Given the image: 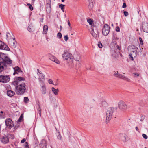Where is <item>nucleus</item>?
Here are the masks:
<instances>
[{
  "label": "nucleus",
  "mask_w": 148,
  "mask_h": 148,
  "mask_svg": "<svg viewBox=\"0 0 148 148\" xmlns=\"http://www.w3.org/2000/svg\"><path fill=\"white\" fill-rule=\"evenodd\" d=\"M138 48L133 45H129L128 47V51L129 53L130 58L132 61L134 60L133 57H135L137 55V50Z\"/></svg>",
  "instance_id": "obj_1"
},
{
  "label": "nucleus",
  "mask_w": 148,
  "mask_h": 148,
  "mask_svg": "<svg viewBox=\"0 0 148 148\" xmlns=\"http://www.w3.org/2000/svg\"><path fill=\"white\" fill-rule=\"evenodd\" d=\"M115 111L114 108L113 107L109 108L106 112V119L105 122L106 123H108L111 119L112 116Z\"/></svg>",
  "instance_id": "obj_2"
},
{
  "label": "nucleus",
  "mask_w": 148,
  "mask_h": 148,
  "mask_svg": "<svg viewBox=\"0 0 148 148\" xmlns=\"http://www.w3.org/2000/svg\"><path fill=\"white\" fill-rule=\"evenodd\" d=\"M0 60H2L1 62L3 63L5 66L7 67L8 66H11L12 61L7 56H5L4 54L0 53Z\"/></svg>",
  "instance_id": "obj_3"
},
{
  "label": "nucleus",
  "mask_w": 148,
  "mask_h": 148,
  "mask_svg": "<svg viewBox=\"0 0 148 148\" xmlns=\"http://www.w3.org/2000/svg\"><path fill=\"white\" fill-rule=\"evenodd\" d=\"M16 92L18 95H22L25 92V83L21 82L20 83L15 87Z\"/></svg>",
  "instance_id": "obj_4"
},
{
  "label": "nucleus",
  "mask_w": 148,
  "mask_h": 148,
  "mask_svg": "<svg viewBox=\"0 0 148 148\" xmlns=\"http://www.w3.org/2000/svg\"><path fill=\"white\" fill-rule=\"evenodd\" d=\"M92 30L91 33L93 36L95 38L99 37V32L97 29V27L96 26H91Z\"/></svg>",
  "instance_id": "obj_5"
},
{
  "label": "nucleus",
  "mask_w": 148,
  "mask_h": 148,
  "mask_svg": "<svg viewBox=\"0 0 148 148\" xmlns=\"http://www.w3.org/2000/svg\"><path fill=\"white\" fill-rule=\"evenodd\" d=\"M113 76L115 77L121 79L123 80H125L128 82H130L131 81V80L129 78H127L124 75L119 73H114L113 74Z\"/></svg>",
  "instance_id": "obj_6"
},
{
  "label": "nucleus",
  "mask_w": 148,
  "mask_h": 148,
  "mask_svg": "<svg viewBox=\"0 0 148 148\" xmlns=\"http://www.w3.org/2000/svg\"><path fill=\"white\" fill-rule=\"evenodd\" d=\"M110 27L107 24H105L102 29V33L103 35L105 36L108 35L110 32Z\"/></svg>",
  "instance_id": "obj_7"
},
{
  "label": "nucleus",
  "mask_w": 148,
  "mask_h": 148,
  "mask_svg": "<svg viewBox=\"0 0 148 148\" xmlns=\"http://www.w3.org/2000/svg\"><path fill=\"white\" fill-rule=\"evenodd\" d=\"M62 57L64 60L69 61L73 58V56L72 54L68 52H64L62 54Z\"/></svg>",
  "instance_id": "obj_8"
},
{
  "label": "nucleus",
  "mask_w": 148,
  "mask_h": 148,
  "mask_svg": "<svg viewBox=\"0 0 148 148\" xmlns=\"http://www.w3.org/2000/svg\"><path fill=\"white\" fill-rule=\"evenodd\" d=\"M118 107L121 110L124 111L127 108V106L125 103L122 101H120L118 103Z\"/></svg>",
  "instance_id": "obj_9"
},
{
  "label": "nucleus",
  "mask_w": 148,
  "mask_h": 148,
  "mask_svg": "<svg viewBox=\"0 0 148 148\" xmlns=\"http://www.w3.org/2000/svg\"><path fill=\"white\" fill-rule=\"evenodd\" d=\"M37 74L39 76L38 79L40 82H42L45 80V75L39 69H37Z\"/></svg>",
  "instance_id": "obj_10"
},
{
  "label": "nucleus",
  "mask_w": 148,
  "mask_h": 148,
  "mask_svg": "<svg viewBox=\"0 0 148 148\" xmlns=\"http://www.w3.org/2000/svg\"><path fill=\"white\" fill-rule=\"evenodd\" d=\"M5 122L6 125L10 129L14 126L13 122L11 119L7 118Z\"/></svg>",
  "instance_id": "obj_11"
},
{
  "label": "nucleus",
  "mask_w": 148,
  "mask_h": 148,
  "mask_svg": "<svg viewBox=\"0 0 148 148\" xmlns=\"http://www.w3.org/2000/svg\"><path fill=\"white\" fill-rule=\"evenodd\" d=\"M10 80V78L8 75H0V82L6 83L8 82Z\"/></svg>",
  "instance_id": "obj_12"
},
{
  "label": "nucleus",
  "mask_w": 148,
  "mask_h": 148,
  "mask_svg": "<svg viewBox=\"0 0 148 148\" xmlns=\"http://www.w3.org/2000/svg\"><path fill=\"white\" fill-rule=\"evenodd\" d=\"M24 80L25 79L23 77H16V80L12 82V84L15 86H17L18 85V84H19L21 82H20L21 81H24Z\"/></svg>",
  "instance_id": "obj_13"
},
{
  "label": "nucleus",
  "mask_w": 148,
  "mask_h": 148,
  "mask_svg": "<svg viewBox=\"0 0 148 148\" xmlns=\"http://www.w3.org/2000/svg\"><path fill=\"white\" fill-rule=\"evenodd\" d=\"M49 59L52 61H54L57 64H59L60 62L56 58L55 56L52 55L51 54H49Z\"/></svg>",
  "instance_id": "obj_14"
},
{
  "label": "nucleus",
  "mask_w": 148,
  "mask_h": 148,
  "mask_svg": "<svg viewBox=\"0 0 148 148\" xmlns=\"http://www.w3.org/2000/svg\"><path fill=\"white\" fill-rule=\"evenodd\" d=\"M142 28L143 31L145 32L148 33V23H144L142 24Z\"/></svg>",
  "instance_id": "obj_15"
},
{
  "label": "nucleus",
  "mask_w": 148,
  "mask_h": 148,
  "mask_svg": "<svg viewBox=\"0 0 148 148\" xmlns=\"http://www.w3.org/2000/svg\"><path fill=\"white\" fill-rule=\"evenodd\" d=\"M9 49L8 47L3 42L0 41V49L8 50Z\"/></svg>",
  "instance_id": "obj_16"
},
{
  "label": "nucleus",
  "mask_w": 148,
  "mask_h": 148,
  "mask_svg": "<svg viewBox=\"0 0 148 148\" xmlns=\"http://www.w3.org/2000/svg\"><path fill=\"white\" fill-rule=\"evenodd\" d=\"M14 72L13 73V75H14L15 74H18L19 73L22 72L21 69L18 66H16L13 68Z\"/></svg>",
  "instance_id": "obj_17"
},
{
  "label": "nucleus",
  "mask_w": 148,
  "mask_h": 148,
  "mask_svg": "<svg viewBox=\"0 0 148 148\" xmlns=\"http://www.w3.org/2000/svg\"><path fill=\"white\" fill-rule=\"evenodd\" d=\"M1 141L4 143H7L9 142V139L6 136H3L0 139Z\"/></svg>",
  "instance_id": "obj_18"
},
{
  "label": "nucleus",
  "mask_w": 148,
  "mask_h": 148,
  "mask_svg": "<svg viewBox=\"0 0 148 148\" xmlns=\"http://www.w3.org/2000/svg\"><path fill=\"white\" fill-rule=\"evenodd\" d=\"M40 147L41 148H47V143L46 140H41L40 143Z\"/></svg>",
  "instance_id": "obj_19"
},
{
  "label": "nucleus",
  "mask_w": 148,
  "mask_h": 148,
  "mask_svg": "<svg viewBox=\"0 0 148 148\" xmlns=\"http://www.w3.org/2000/svg\"><path fill=\"white\" fill-rule=\"evenodd\" d=\"M6 68V67L5 66L3 63L1 61H0V72H1Z\"/></svg>",
  "instance_id": "obj_20"
},
{
  "label": "nucleus",
  "mask_w": 148,
  "mask_h": 148,
  "mask_svg": "<svg viewBox=\"0 0 148 148\" xmlns=\"http://www.w3.org/2000/svg\"><path fill=\"white\" fill-rule=\"evenodd\" d=\"M40 90L43 94L45 95L46 94L47 90L45 85H43L41 86Z\"/></svg>",
  "instance_id": "obj_21"
},
{
  "label": "nucleus",
  "mask_w": 148,
  "mask_h": 148,
  "mask_svg": "<svg viewBox=\"0 0 148 148\" xmlns=\"http://www.w3.org/2000/svg\"><path fill=\"white\" fill-rule=\"evenodd\" d=\"M7 94L8 96L10 97H12L14 95L15 92L13 91L8 90L7 91Z\"/></svg>",
  "instance_id": "obj_22"
},
{
  "label": "nucleus",
  "mask_w": 148,
  "mask_h": 148,
  "mask_svg": "<svg viewBox=\"0 0 148 148\" xmlns=\"http://www.w3.org/2000/svg\"><path fill=\"white\" fill-rule=\"evenodd\" d=\"M51 90L52 92L55 95H58L59 90L58 89H55L54 87H53L51 88Z\"/></svg>",
  "instance_id": "obj_23"
},
{
  "label": "nucleus",
  "mask_w": 148,
  "mask_h": 148,
  "mask_svg": "<svg viewBox=\"0 0 148 148\" xmlns=\"http://www.w3.org/2000/svg\"><path fill=\"white\" fill-rule=\"evenodd\" d=\"M121 139L123 141L126 142L129 140V138L127 135L124 134L122 137Z\"/></svg>",
  "instance_id": "obj_24"
},
{
  "label": "nucleus",
  "mask_w": 148,
  "mask_h": 148,
  "mask_svg": "<svg viewBox=\"0 0 148 148\" xmlns=\"http://www.w3.org/2000/svg\"><path fill=\"white\" fill-rule=\"evenodd\" d=\"M48 29V26L46 25H45L43 26V34H46L47 33Z\"/></svg>",
  "instance_id": "obj_25"
},
{
  "label": "nucleus",
  "mask_w": 148,
  "mask_h": 148,
  "mask_svg": "<svg viewBox=\"0 0 148 148\" xmlns=\"http://www.w3.org/2000/svg\"><path fill=\"white\" fill-rule=\"evenodd\" d=\"M73 59L70 60L69 63V66L70 68H72L73 66Z\"/></svg>",
  "instance_id": "obj_26"
},
{
  "label": "nucleus",
  "mask_w": 148,
  "mask_h": 148,
  "mask_svg": "<svg viewBox=\"0 0 148 148\" xmlns=\"http://www.w3.org/2000/svg\"><path fill=\"white\" fill-rule=\"evenodd\" d=\"M81 66V64L79 60H77L76 63V69H79Z\"/></svg>",
  "instance_id": "obj_27"
},
{
  "label": "nucleus",
  "mask_w": 148,
  "mask_h": 148,
  "mask_svg": "<svg viewBox=\"0 0 148 148\" xmlns=\"http://www.w3.org/2000/svg\"><path fill=\"white\" fill-rule=\"evenodd\" d=\"M28 30L30 32H32L33 31V28L32 25H29L28 27Z\"/></svg>",
  "instance_id": "obj_28"
},
{
  "label": "nucleus",
  "mask_w": 148,
  "mask_h": 148,
  "mask_svg": "<svg viewBox=\"0 0 148 148\" xmlns=\"http://www.w3.org/2000/svg\"><path fill=\"white\" fill-rule=\"evenodd\" d=\"M94 3H89L88 8L90 10L92 9L93 7Z\"/></svg>",
  "instance_id": "obj_29"
},
{
  "label": "nucleus",
  "mask_w": 148,
  "mask_h": 148,
  "mask_svg": "<svg viewBox=\"0 0 148 148\" xmlns=\"http://www.w3.org/2000/svg\"><path fill=\"white\" fill-rule=\"evenodd\" d=\"M65 6V5H63V4H60L59 6V8H60L61 10L63 11L64 12V7Z\"/></svg>",
  "instance_id": "obj_30"
},
{
  "label": "nucleus",
  "mask_w": 148,
  "mask_h": 148,
  "mask_svg": "<svg viewBox=\"0 0 148 148\" xmlns=\"http://www.w3.org/2000/svg\"><path fill=\"white\" fill-rule=\"evenodd\" d=\"M62 137V136L60 134V132H58L57 134V138L58 139L61 140Z\"/></svg>",
  "instance_id": "obj_31"
},
{
  "label": "nucleus",
  "mask_w": 148,
  "mask_h": 148,
  "mask_svg": "<svg viewBox=\"0 0 148 148\" xmlns=\"http://www.w3.org/2000/svg\"><path fill=\"white\" fill-rule=\"evenodd\" d=\"M38 113L40 117L41 116V109L39 106H38Z\"/></svg>",
  "instance_id": "obj_32"
},
{
  "label": "nucleus",
  "mask_w": 148,
  "mask_h": 148,
  "mask_svg": "<svg viewBox=\"0 0 148 148\" xmlns=\"http://www.w3.org/2000/svg\"><path fill=\"white\" fill-rule=\"evenodd\" d=\"M27 5L29 7V8L31 11H32L33 10V7L31 4L29 3H27Z\"/></svg>",
  "instance_id": "obj_33"
},
{
  "label": "nucleus",
  "mask_w": 148,
  "mask_h": 148,
  "mask_svg": "<svg viewBox=\"0 0 148 148\" xmlns=\"http://www.w3.org/2000/svg\"><path fill=\"white\" fill-rule=\"evenodd\" d=\"M29 100L28 97H25L24 98V101L25 103H27L29 101Z\"/></svg>",
  "instance_id": "obj_34"
},
{
  "label": "nucleus",
  "mask_w": 148,
  "mask_h": 148,
  "mask_svg": "<svg viewBox=\"0 0 148 148\" xmlns=\"http://www.w3.org/2000/svg\"><path fill=\"white\" fill-rule=\"evenodd\" d=\"M57 36L59 39L61 38L62 36L61 33L60 32H58L57 34Z\"/></svg>",
  "instance_id": "obj_35"
},
{
  "label": "nucleus",
  "mask_w": 148,
  "mask_h": 148,
  "mask_svg": "<svg viewBox=\"0 0 148 148\" xmlns=\"http://www.w3.org/2000/svg\"><path fill=\"white\" fill-rule=\"evenodd\" d=\"M87 22L90 25H92L93 23V21L90 19H88Z\"/></svg>",
  "instance_id": "obj_36"
},
{
  "label": "nucleus",
  "mask_w": 148,
  "mask_h": 148,
  "mask_svg": "<svg viewBox=\"0 0 148 148\" xmlns=\"http://www.w3.org/2000/svg\"><path fill=\"white\" fill-rule=\"evenodd\" d=\"M111 44L114 45L115 47L117 45L116 42L115 40L114 41V40L112 41Z\"/></svg>",
  "instance_id": "obj_37"
},
{
  "label": "nucleus",
  "mask_w": 148,
  "mask_h": 148,
  "mask_svg": "<svg viewBox=\"0 0 148 148\" xmlns=\"http://www.w3.org/2000/svg\"><path fill=\"white\" fill-rule=\"evenodd\" d=\"M139 40L140 42V44L142 45H143V42L141 37H140L139 38Z\"/></svg>",
  "instance_id": "obj_38"
},
{
  "label": "nucleus",
  "mask_w": 148,
  "mask_h": 148,
  "mask_svg": "<svg viewBox=\"0 0 148 148\" xmlns=\"http://www.w3.org/2000/svg\"><path fill=\"white\" fill-rule=\"evenodd\" d=\"M16 41H14L12 44V45L13 46L14 48L15 47H16Z\"/></svg>",
  "instance_id": "obj_39"
},
{
  "label": "nucleus",
  "mask_w": 148,
  "mask_h": 148,
  "mask_svg": "<svg viewBox=\"0 0 148 148\" xmlns=\"http://www.w3.org/2000/svg\"><path fill=\"white\" fill-rule=\"evenodd\" d=\"M101 104L103 106H105L107 105V103L105 101H103L101 103Z\"/></svg>",
  "instance_id": "obj_40"
},
{
  "label": "nucleus",
  "mask_w": 148,
  "mask_h": 148,
  "mask_svg": "<svg viewBox=\"0 0 148 148\" xmlns=\"http://www.w3.org/2000/svg\"><path fill=\"white\" fill-rule=\"evenodd\" d=\"M98 46L100 48H101L102 47V45L100 42H98Z\"/></svg>",
  "instance_id": "obj_41"
},
{
  "label": "nucleus",
  "mask_w": 148,
  "mask_h": 148,
  "mask_svg": "<svg viewBox=\"0 0 148 148\" xmlns=\"http://www.w3.org/2000/svg\"><path fill=\"white\" fill-rule=\"evenodd\" d=\"M143 137L145 139H147L148 138V137L147 135H146L145 134H142Z\"/></svg>",
  "instance_id": "obj_42"
},
{
  "label": "nucleus",
  "mask_w": 148,
  "mask_h": 148,
  "mask_svg": "<svg viewBox=\"0 0 148 148\" xmlns=\"http://www.w3.org/2000/svg\"><path fill=\"white\" fill-rule=\"evenodd\" d=\"M48 83L50 84H53V81L51 79H49L48 80Z\"/></svg>",
  "instance_id": "obj_43"
},
{
  "label": "nucleus",
  "mask_w": 148,
  "mask_h": 148,
  "mask_svg": "<svg viewBox=\"0 0 148 148\" xmlns=\"http://www.w3.org/2000/svg\"><path fill=\"white\" fill-rule=\"evenodd\" d=\"M23 118V116L22 114H21L20 116V117L19 119H18V121L19 122H21V120Z\"/></svg>",
  "instance_id": "obj_44"
},
{
  "label": "nucleus",
  "mask_w": 148,
  "mask_h": 148,
  "mask_svg": "<svg viewBox=\"0 0 148 148\" xmlns=\"http://www.w3.org/2000/svg\"><path fill=\"white\" fill-rule=\"evenodd\" d=\"M64 39L66 41H67L68 40V36L67 35L65 36H64Z\"/></svg>",
  "instance_id": "obj_45"
},
{
  "label": "nucleus",
  "mask_w": 148,
  "mask_h": 148,
  "mask_svg": "<svg viewBox=\"0 0 148 148\" xmlns=\"http://www.w3.org/2000/svg\"><path fill=\"white\" fill-rule=\"evenodd\" d=\"M124 14L125 16H127L129 15L128 12L125 11L124 12Z\"/></svg>",
  "instance_id": "obj_46"
},
{
  "label": "nucleus",
  "mask_w": 148,
  "mask_h": 148,
  "mask_svg": "<svg viewBox=\"0 0 148 148\" xmlns=\"http://www.w3.org/2000/svg\"><path fill=\"white\" fill-rule=\"evenodd\" d=\"M135 77H138L139 76V74L137 73H133Z\"/></svg>",
  "instance_id": "obj_47"
},
{
  "label": "nucleus",
  "mask_w": 148,
  "mask_h": 148,
  "mask_svg": "<svg viewBox=\"0 0 148 148\" xmlns=\"http://www.w3.org/2000/svg\"><path fill=\"white\" fill-rule=\"evenodd\" d=\"M115 30L117 32H119L120 30V28L119 27L117 26L116 27Z\"/></svg>",
  "instance_id": "obj_48"
},
{
  "label": "nucleus",
  "mask_w": 148,
  "mask_h": 148,
  "mask_svg": "<svg viewBox=\"0 0 148 148\" xmlns=\"http://www.w3.org/2000/svg\"><path fill=\"white\" fill-rule=\"evenodd\" d=\"M122 7L123 8H125L126 7V5L125 3H123V5L122 6Z\"/></svg>",
  "instance_id": "obj_49"
},
{
  "label": "nucleus",
  "mask_w": 148,
  "mask_h": 148,
  "mask_svg": "<svg viewBox=\"0 0 148 148\" xmlns=\"http://www.w3.org/2000/svg\"><path fill=\"white\" fill-rule=\"evenodd\" d=\"M26 141V139L25 138L23 139L21 141V143H24Z\"/></svg>",
  "instance_id": "obj_50"
},
{
  "label": "nucleus",
  "mask_w": 148,
  "mask_h": 148,
  "mask_svg": "<svg viewBox=\"0 0 148 148\" xmlns=\"http://www.w3.org/2000/svg\"><path fill=\"white\" fill-rule=\"evenodd\" d=\"M5 117L4 115L1 114H0V118H4Z\"/></svg>",
  "instance_id": "obj_51"
},
{
  "label": "nucleus",
  "mask_w": 148,
  "mask_h": 148,
  "mask_svg": "<svg viewBox=\"0 0 148 148\" xmlns=\"http://www.w3.org/2000/svg\"><path fill=\"white\" fill-rule=\"evenodd\" d=\"M115 47H116L117 49H118L119 50H120L121 49V47L119 45H116Z\"/></svg>",
  "instance_id": "obj_52"
},
{
  "label": "nucleus",
  "mask_w": 148,
  "mask_h": 148,
  "mask_svg": "<svg viewBox=\"0 0 148 148\" xmlns=\"http://www.w3.org/2000/svg\"><path fill=\"white\" fill-rule=\"evenodd\" d=\"M144 116H142V117H141V119H140V121H143V120L144 119Z\"/></svg>",
  "instance_id": "obj_53"
},
{
  "label": "nucleus",
  "mask_w": 148,
  "mask_h": 148,
  "mask_svg": "<svg viewBox=\"0 0 148 148\" xmlns=\"http://www.w3.org/2000/svg\"><path fill=\"white\" fill-rule=\"evenodd\" d=\"M89 3H94V0H88Z\"/></svg>",
  "instance_id": "obj_54"
},
{
  "label": "nucleus",
  "mask_w": 148,
  "mask_h": 148,
  "mask_svg": "<svg viewBox=\"0 0 148 148\" xmlns=\"http://www.w3.org/2000/svg\"><path fill=\"white\" fill-rule=\"evenodd\" d=\"M9 35H10V34L9 33H7L6 36L7 37V38H8V37L9 36Z\"/></svg>",
  "instance_id": "obj_55"
},
{
  "label": "nucleus",
  "mask_w": 148,
  "mask_h": 148,
  "mask_svg": "<svg viewBox=\"0 0 148 148\" xmlns=\"http://www.w3.org/2000/svg\"><path fill=\"white\" fill-rule=\"evenodd\" d=\"M68 25H69V26H70L71 24L70 23V21H69V20H68Z\"/></svg>",
  "instance_id": "obj_56"
},
{
  "label": "nucleus",
  "mask_w": 148,
  "mask_h": 148,
  "mask_svg": "<svg viewBox=\"0 0 148 148\" xmlns=\"http://www.w3.org/2000/svg\"><path fill=\"white\" fill-rule=\"evenodd\" d=\"M135 129L136 130H137V131H139V130L138 128V127H135Z\"/></svg>",
  "instance_id": "obj_57"
},
{
  "label": "nucleus",
  "mask_w": 148,
  "mask_h": 148,
  "mask_svg": "<svg viewBox=\"0 0 148 148\" xmlns=\"http://www.w3.org/2000/svg\"><path fill=\"white\" fill-rule=\"evenodd\" d=\"M62 27L61 26H60V31L62 29Z\"/></svg>",
  "instance_id": "obj_58"
},
{
  "label": "nucleus",
  "mask_w": 148,
  "mask_h": 148,
  "mask_svg": "<svg viewBox=\"0 0 148 148\" xmlns=\"http://www.w3.org/2000/svg\"><path fill=\"white\" fill-rule=\"evenodd\" d=\"M119 39V38L117 37H116L115 39V40H117Z\"/></svg>",
  "instance_id": "obj_59"
},
{
  "label": "nucleus",
  "mask_w": 148,
  "mask_h": 148,
  "mask_svg": "<svg viewBox=\"0 0 148 148\" xmlns=\"http://www.w3.org/2000/svg\"><path fill=\"white\" fill-rule=\"evenodd\" d=\"M3 111H1L0 112V113H1V114H3Z\"/></svg>",
  "instance_id": "obj_60"
},
{
  "label": "nucleus",
  "mask_w": 148,
  "mask_h": 148,
  "mask_svg": "<svg viewBox=\"0 0 148 148\" xmlns=\"http://www.w3.org/2000/svg\"><path fill=\"white\" fill-rule=\"evenodd\" d=\"M65 0H61V1L62 2H63Z\"/></svg>",
  "instance_id": "obj_61"
},
{
  "label": "nucleus",
  "mask_w": 148,
  "mask_h": 148,
  "mask_svg": "<svg viewBox=\"0 0 148 148\" xmlns=\"http://www.w3.org/2000/svg\"><path fill=\"white\" fill-rule=\"evenodd\" d=\"M35 0H32V2L33 1V2H34V1H35Z\"/></svg>",
  "instance_id": "obj_62"
},
{
  "label": "nucleus",
  "mask_w": 148,
  "mask_h": 148,
  "mask_svg": "<svg viewBox=\"0 0 148 148\" xmlns=\"http://www.w3.org/2000/svg\"><path fill=\"white\" fill-rule=\"evenodd\" d=\"M15 38H14L13 39V40H15Z\"/></svg>",
  "instance_id": "obj_63"
},
{
  "label": "nucleus",
  "mask_w": 148,
  "mask_h": 148,
  "mask_svg": "<svg viewBox=\"0 0 148 148\" xmlns=\"http://www.w3.org/2000/svg\"><path fill=\"white\" fill-rule=\"evenodd\" d=\"M28 145H27L26 146V147H28Z\"/></svg>",
  "instance_id": "obj_64"
}]
</instances>
